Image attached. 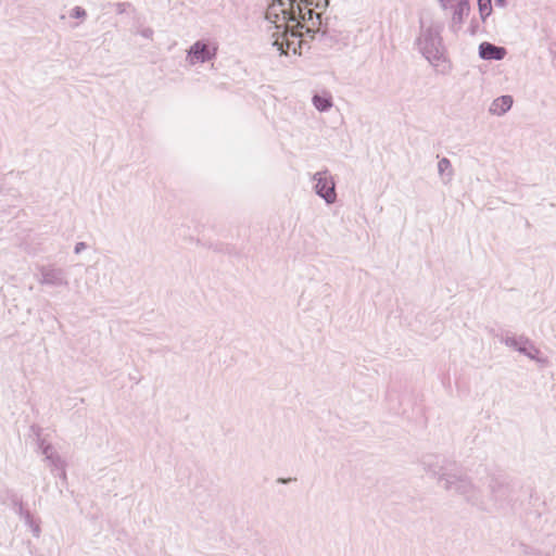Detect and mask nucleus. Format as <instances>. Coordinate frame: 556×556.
Wrapping results in <instances>:
<instances>
[{"label":"nucleus","instance_id":"obj_11","mask_svg":"<svg viewBox=\"0 0 556 556\" xmlns=\"http://www.w3.org/2000/svg\"><path fill=\"white\" fill-rule=\"evenodd\" d=\"M313 105L319 112H328L332 105L333 100L329 91L315 92L312 98Z\"/></svg>","mask_w":556,"mask_h":556},{"label":"nucleus","instance_id":"obj_5","mask_svg":"<svg viewBox=\"0 0 556 556\" xmlns=\"http://www.w3.org/2000/svg\"><path fill=\"white\" fill-rule=\"evenodd\" d=\"M315 181V193L325 200L327 204H332L337 200L336 184L327 169L317 172L313 175Z\"/></svg>","mask_w":556,"mask_h":556},{"label":"nucleus","instance_id":"obj_22","mask_svg":"<svg viewBox=\"0 0 556 556\" xmlns=\"http://www.w3.org/2000/svg\"><path fill=\"white\" fill-rule=\"evenodd\" d=\"M87 243L86 242H77L74 247V253L75 254H80L83 251H85L87 249Z\"/></svg>","mask_w":556,"mask_h":556},{"label":"nucleus","instance_id":"obj_16","mask_svg":"<svg viewBox=\"0 0 556 556\" xmlns=\"http://www.w3.org/2000/svg\"><path fill=\"white\" fill-rule=\"evenodd\" d=\"M37 446H38V451L45 457L49 456L50 454H52L55 451L53 445L43 438H39V440L37 442Z\"/></svg>","mask_w":556,"mask_h":556},{"label":"nucleus","instance_id":"obj_9","mask_svg":"<svg viewBox=\"0 0 556 556\" xmlns=\"http://www.w3.org/2000/svg\"><path fill=\"white\" fill-rule=\"evenodd\" d=\"M514 103V98L510 94L500 96L493 100L489 111L493 115L502 116L507 113Z\"/></svg>","mask_w":556,"mask_h":556},{"label":"nucleus","instance_id":"obj_20","mask_svg":"<svg viewBox=\"0 0 556 556\" xmlns=\"http://www.w3.org/2000/svg\"><path fill=\"white\" fill-rule=\"evenodd\" d=\"M70 16L76 20H85L87 11L83 7L76 5L71 10Z\"/></svg>","mask_w":556,"mask_h":556},{"label":"nucleus","instance_id":"obj_23","mask_svg":"<svg viewBox=\"0 0 556 556\" xmlns=\"http://www.w3.org/2000/svg\"><path fill=\"white\" fill-rule=\"evenodd\" d=\"M478 29H479V24L476 21V18H472L470 22L469 28H468L470 35H476Z\"/></svg>","mask_w":556,"mask_h":556},{"label":"nucleus","instance_id":"obj_21","mask_svg":"<svg viewBox=\"0 0 556 556\" xmlns=\"http://www.w3.org/2000/svg\"><path fill=\"white\" fill-rule=\"evenodd\" d=\"M18 516L25 521V523L28 527H33V525H35V522H36V520L34 519V516L31 515V513L28 509L21 513Z\"/></svg>","mask_w":556,"mask_h":556},{"label":"nucleus","instance_id":"obj_28","mask_svg":"<svg viewBox=\"0 0 556 556\" xmlns=\"http://www.w3.org/2000/svg\"><path fill=\"white\" fill-rule=\"evenodd\" d=\"M494 2L498 8H506L508 4V0H494Z\"/></svg>","mask_w":556,"mask_h":556},{"label":"nucleus","instance_id":"obj_31","mask_svg":"<svg viewBox=\"0 0 556 556\" xmlns=\"http://www.w3.org/2000/svg\"><path fill=\"white\" fill-rule=\"evenodd\" d=\"M326 38H328V34L326 30H323L320 34V39H326Z\"/></svg>","mask_w":556,"mask_h":556},{"label":"nucleus","instance_id":"obj_27","mask_svg":"<svg viewBox=\"0 0 556 556\" xmlns=\"http://www.w3.org/2000/svg\"><path fill=\"white\" fill-rule=\"evenodd\" d=\"M30 528H31V531H33L34 535L36 538H38L40 535V531H41L39 523L35 522V525H33V527H30Z\"/></svg>","mask_w":556,"mask_h":556},{"label":"nucleus","instance_id":"obj_30","mask_svg":"<svg viewBox=\"0 0 556 556\" xmlns=\"http://www.w3.org/2000/svg\"><path fill=\"white\" fill-rule=\"evenodd\" d=\"M292 480H293L292 478H279V479L277 480V482H278V483H283V484H286V483H288V482H290V481H292Z\"/></svg>","mask_w":556,"mask_h":556},{"label":"nucleus","instance_id":"obj_19","mask_svg":"<svg viewBox=\"0 0 556 556\" xmlns=\"http://www.w3.org/2000/svg\"><path fill=\"white\" fill-rule=\"evenodd\" d=\"M521 553L522 556H548V554L535 549L527 544H521Z\"/></svg>","mask_w":556,"mask_h":556},{"label":"nucleus","instance_id":"obj_26","mask_svg":"<svg viewBox=\"0 0 556 556\" xmlns=\"http://www.w3.org/2000/svg\"><path fill=\"white\" fill-rule=\"evenodd\" d=\"M53 473H54L55 476L60 477L61 479L66 480V470H65V467H62V469H56Z\"/></svg>","mask_w":556,"mask_h":556},{"label":"nucleus","instance_id":"obj_17","mask_svg":"<svg viewBox=\"0 0 556 556\" xmlns=\"http://www.w3.org/2000/svg\"><path fill=\"white\" fill-rule=\"evenodd\" d=\"M330 0H313L307 1V10L316 11V10H326L329 5Z\"/></svg>","mask_w":556,"mask_h":556},{"label":"nucleus","instance_id":"obj_18","mask_svg":"<svg viewBox=\"0 0 556 556\" xmlns=\"http://www.w3.org/2000/svg\"><path fill=\"white\" fill-rule=\"evenodd\" d=\"M207 248L218 253L231 254L233 251V247L225 243H210Z\"/></svg>","mask_w":556,"mask_h":556},{"label":"nucleus","instance_id":"obj_1","mask_svg":"<svg viewBox=\"0 0 556 556\" xmlns=\"http://www.w3.org/2000/svg\"><path fill=\"white\" fill-rule=\"evenodd\" d=\"M424 470L438 480L446 491H453L480 511L509 516L516 513L519 503L517 485L506 477L491 476L488 481L489 501L454 459L441 454H426L421 458Z\"/></svg>","mask_w":556,"mask_h":556},{"label":"nucleus","instance_id":"obj_24","mask_svg":"<svg viewBox=\"0 0 556 556\" xmlns=\"http://www.w3.org/2000/svg\"><path fill=\"white\" fill-rule=\"evenodd\" d=\"M153 34H154V31L150 27H146V28L141 29V31H140V35L147 39H151Z\"/></svg>","mask_w":556,"mask_h":556},{"label":"nucleus","instance_id":"obj_4","mask_svg":"<svg viewBox=\"0 0 556 556\" xmlns=\"http://www.w3.org/2000/svg\"><path fill=\"white\" fill-rule=\"evenodd\" d=\"M501 342L532 361L538 363L545 362V358L541 356L542 353L539 348L528 337L507 334L501 338Z\"/></svg>","mask_w":556,"mask_h":556},{"label":"nucleus","instance_id":"obj_8","mask_svg":"<svg viewBox=\"0 0 556 556\" xmlns=\"http://www.w3.org/2000/svg\"><path fill=\"white\" fill-rule=\"evenodd\" d=\"M470 13V2L469 0H458L456 5L453 8V15H452V23H451V30L453 33H457L462 25L465 22V18Z\"/></svg>","mask_w":556,"mask_h":556},{"label":"nucleus","instance_id":"obj_12","mask_svg":"<svg viewBox=\"0 0 556 556\" xmlns=\"http://www.w3.org/2000/svg\"><path fill=\"white\" fill-rule=\"evenodd\" d=\"M45 460L48 462L52 472H54L56 469H62V467H66L65 460L60 456V454L56 451H54L49 456L45 457Z\"/></svg>","mask_w":556,"mask_h":556},{"label":"nucleus","instance_id":"obj_10","mask_svg":"<svg viewBox=\"0 0 556 556\" xmlns=\"http://www.w3.org/2000/svg\"><path fill=\"white\" fill-rule=\"evenodd\" d=\"M288 8V0H271L267 11V20L276 23L279 20V15H281L285 21V12H287Z\"/></svg>","mask_w":556,"mask_h":556},{"label":"nucleus","instance_id":"obj_15","mask_svg":"<svg viewBox=\"0 0 556 556\" xmlns=\"http://www.w3.org/2000/svg\"><path fill=\"white\" fill-rule=\"evenodd\" d=\"M8 498L17 515L26 510L22 498L14 491H8Z\"/></svg>","mask_w":556,"mask_h":556},{"label":"nucleus","instance_id":"obj_13","mask_svg":"<svg viewBox=\"0 0 556 556\" xmlns=\"http://www.w3.org/2000/svg\"><path fill=\"white\" fill-rule=\"evenodd\" d=\"M477 3L480 18L484 23L493 12L492 0H477Z\"/></svg>","mask_w":556,"mask_h":556},{"label":"nucleus","instance_id":"obj_3","mask_svg":"<svg viewBox=\"0 0 556 556\" xmlns=\"http://www.w3.org/2000/svg\"><path fill=\"white\" fill-rule=\"evenodd\" d=\"M218 43L210 39H199L187 50L186 60L189 64L206 63L216 59Z\"/></svg>","mask_w":556,"mask_h":556},{"label":"nucleus","instance_id":"obj_6","mask_svg":"<svg viewBox=\"0 0 556 556\" xmlns=\"http://www.w3.org/2000/svg\"><path fill=\"white\" fill-rule=\"evenodd\" d=\"M39 282L51 287H66L68 286L66 271L62 268L54 266H42L40 269Z\"/></svg>","mask_w":556,"mask_h":556},{"label":"nucleus","instance_id":"obj_25","mask_svg":"<svg viewBox=\"0 0 556 556\" xmlns=\"http://www.w3.org/2000/svg\"><path fill=\"white\" fill-rule=\"evenodd\" d=\"M30 430H31V432L36 435L37 441H38V440H39V438H41V430H42V429H41L39 426H37V425H33V426L30 427Z\"/></svg>","mask_w":556,"mask_h":556},{"label":"nucleus","instance_id":"obj_29","mask_svg":"<svg viewBox=\"0 0 556 556\" xmlns=\"http://www.w3.org/2000/svg\"><path fill=\"white\" fill-rule=\"evenodd\" d=\"M439 3H440V7L443 9V10H447L450 8V2L451 0H438Z\"/></svg>","mask_w":556,"mask_h":556},{"label":"nucleus","instance_id":"obj_7","mask_svg":"<svg viewBox=\"0 0 556 556\" xmlns=\"http://www.w3.org/2000/svg\"><path fill=\"white\" fill-rule=\"evenodd\" d=\"M478 54L484 61H502L507 55V49L489 41H483L479 45Z\"/></svg>","mask_w":556,"mask_h":556},{"label":"nucleus","instance_id":"obj_14","mask_svg":"<svg viewBox=\"0 0 556 556\" xmlns=\"http://www.w3.org/2000/svg\"><path fill=\"white\" fill-rule=\"evenodd\" d=\"M438 172L441 176H447V181L452 179L453 167L451 161L443 156L438 163Z\"/></svg>","mask_w":556,"mask_h":556},{"label":"nucleus","instance_id":"obj_2","mask_svg":"<svg viewBox=\"0 0 556 556\" xmlns=\"http://www.w3.org/2000/svg\"><path fill=\"white\" fill-rule=\"evenodd\" d=\"M421 35L416 39L419 51L430 63H438L444 59L440 25H430L424 29V22L420 20Z\"/></svg>","mask_w":556,"mask_h":556},{"label":"nucleus","instance_id":"obj_32","mask_svg":"<svg viewBox=\"0 0 556 556\" xmlns=\"http://www.w3.org/2000/svg\"><path fill=\"white\" fill-rule=\"evenodd\" d=\"M124 4H125V3H118V4H117V7H118V13H122V12H123V8H122V7H123Z\"/></svg>","mask_w":556,"mask_h":556}]
</instances>
